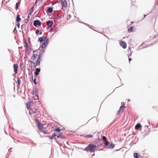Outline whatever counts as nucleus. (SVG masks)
Instances as JSON below:
<instances>
[{"label": "nucleus", "instance_id": "obj_1", "mask_svg": "<svg viewBox=\"0 0 158 158\" xmlns=\"http://www.w3.org/2000/svg\"><path fill=\"white\" fill-rule=\"evenodd\" d=\"M38 41L40 43H42L41 46V48L43 49L46 47L49 43V38L47 36H43L39 37Z\"/></svg>", "mask_w": 158, "mask_h": 158}, {"label": "nucleus", "instance_id": "obj_2", "mask_svg": "<svg viewBox=\"0 0 158 158\" xmlns=\"http://www.w3.org/2000/svg\"><path fill=\"white\" fill-rule=\"evenodd\" d=\"M97 146L96 145L93 143H90L83 150L92 153L94 152Z\"/></svg>", "mask_w": 158, "mask_h": 158}, {"label": "nucleus", "instance_id": "obj_3", "mask_svg": "<svg viewBox=\"0 0 158 158\" xmlns=\"http://www.w3.org/2000/svg\"><path fill=\"white\" fill-rule=\"evenodd\" d=\"M35 122L36 124V126L39 130L40 131L43 128V124L40 122V121L38 119H36Z\"/></svg>", "mask_w": 158, "mask_h": 158}, {"label": "nucleus", "instance_id": "obj_4", "mask_svg": "<svg viewBox=\"0 0 158 158\" xmlns=\"http://www.w3.org/2000/svg\"><path fill=\"white\" fill-rule=\"evenodd\" d=\"M27 20V22H24V23L21 26V29L22 30V33L23 34V31L25 32H26L27 31L26 26L27 22L29 21V20Z\"/></svg>", "mask_w": 158, "mask_h": 158}, {"label": "nucleus", "instance_id": "obj_5", "mask_svg": "<svg viewBox=\"0 0 158 158\" xmlns=\"http://www.w3.org/2000/svg\"><path fill=\"white\" fill-rule=\"evenodd\" d=\"M41 23L38 20H35L34 21L33 25L34 26L37 27L38 25L41 26Z\"/></svg>", "mask_w": 158, "mask_h": 158}, {"label": "nucleus", "instance_id": "obj_6", "mask_svg": "<svg viewBox=\"0 0 158 158\" xmlns=\"http://www.w3.org/2000/svg\"><path fill=\"white\" fill-rule=\"evenodd\" d=\"M120 45L123 48L125 49L127 47L126 43L123 41H121L120 42Z\"/></svg>", "mask_w": 158, "mask_h": 158}, {"label": "nucleus", "instance_id": "obj_7", "mask_svg": "<svg viewBox=\"0 0 158 158\" xmlns=\"http://www.w3.org/2000/svg\"><path fill=\"white\" fill-rule=\"evenodd\" d=\"M126 108V106H121L119 109V110L117 112V114L118 115H119L120 113H121V111L122 112L123 111V110L125 108Z\"/></svg>", "mask_w": 158, "mask_h": 158}, {"label": "nucleus", "instance_id": "obj_8", "mask_svg": "<svg viewBox=\"0 0 158 158\" xmlns=\"http://www.w3.org/2000/svg\"><path fill=\"white\" fill-rule=\"evenodd\" d=\"M61 4L64 7H66L67 6V1L66 0H61Z\"/></svg>", "mask_w": 158, "mask_h": 158}, {"label": "nucleus", "instance_id": "obj_9", "mask_svg": "<svg viewBox=\"0 0 158 158\" xmlns=\"http://www.w3.org/2000/svg\"><path fill=\"white\" fill-rule=\"evenodd\" d=\"M36 51V50L34 51L33 52V53H34ZM37 56H38L37 53L36 54L33 53V56L31 57V60L33 61H34L35 60Z\"/></svg>", "mask_w": 158, "mask_h": 158}, {"label": "nucleus", "instance_id": "obj_10", "mask_svg": "<svg viewBox=\"0 0 158 158\" xmlns=\"http://www.w3.org/2000/svg\"><path fill=\"white\" fill-rule=\"evenodd\" d=\"M14 71L15 74L18 73V68L19 67L17 64H14L13 65Z\"/></svg>", "mask_w": 158, "mask_h": 158}, {"label": "nucleus", "instance_id": "obj_11", "mask_svg": "<svg viewBox=\"0 0 158 158\" xmlns=\"http://www.w3.org/2000/svg\"><path fill=\"white\" fill-rule=\"evenodd\" d=\"M53 23L50 20H49L47 22V25H48L47 28H50L53 25Z\"/></svg>", "mask_w": 158, "mask_h": 158}, {"label": "nucleus", "instance_id": "obj_12", "mask_svg": "<svg viewBox=\"0 0 158 158\" xmlns=\"http://www.w3.org/2000/svg\"><path fill=\"white\" fill-rule=\"evenodd\" d=\"M41 70L40 69V68H37L35 70L34 74L36 76H38Z\"/></svg>", "mask_w": 158, "mask_h": 158}, {"label": "nucleus", "instance_id": "obj_13", "mask_svg": "<svg viewBox=\"0 0 158 158\" xmlns=\"http://www.w3.org/2000/svg\"><path fill=\"white\" fill-rule=\"evenodd\" d=\"M141 127H142V126L141 124L139 123L137 124L135 126V129L136 130H138Z\"/></svg>", "mask_w": 158, "mask_h": 158}, {"label": "nucleus", "instance_id": "obj_14", "mask_svg": "<svg viewBox=\"0 0 158 158\" xmlns=\"http://www.w3.org/2000/svg\"><path fill=\"white\" fill-rule=\"evenodd\" d=\"M20 15L17 14L16 19V22H20L21 20V19L20 17Z\"/></svg>", "mask_w": 158, "mask_h": 158}, {"label": "nucleus", "instance_id": "obj_15", "mask_svg": "<svg viewBox=\"0 0 158 158\" xmlns=\"http://www.w3.org/2000/svg\"><path fill=\"white\" fill-rule=\"evenodd\" d=\"M37 87L36 86H34L33 87V89L32 94L33 95H35V94L37 93Z\"/></svg>", "mask_w": 158, "mask_h": 158}, {"label": "nucleus", "instance_id": "obj_16", "mask_svg": "<svg viewBox=\"0 0 158 158\" xmlns=\"http://www.w3.org/2000/svg\"><path fill=\"white\" fill-rule=\"evenodd\" d=\"M53 10V8L52 7H49L48 8L47 10L46 11L47 12L51 13Z\"/></svg>", "mask_w": 158, "mask_h": 158}, {"label": "nucleus", "instance_id": "obj_17", "mask_svg": "<svg viewBox=\"0 0 158 158\" xmlns=\"http://www.w3.org/2000/svg\"><path fill=\"white\" fill-rule=\"evenodd\" d=\"M24 43H25V45H24V47L25 48V51L26 52L28 50V48L29 46H28V44H27V43L26 41H24Z\"/></svg>", "mask_w": 158, "mask_h": 158}, {"label": "nucleus", "instance_id": "obj_18", "mask_svg": "<svg viewBox=\"0 0 158 158\" xmlns=\"http://www.w3.org/2000/svg\"><path fill=\"white\" fill-rule=\"evenodd\" d=\"M21 0H19L18 2H17L15 6V9L17 10L19 7V6L20 5V1Z\"/></svg>", "mask_w": 158, "mask_h": 158}, {"label": "nucleus", "instance_id": "obj_19", "mask_svg": "<svg viewBox=\"0 0 158 158\" xmlns=\"http://www.w3.org/2000/svg\"><path fill=\"white\" fill-rule=\"evenodd\" d=\"M40 60H41L40 59H39L37 58V59L36 60V64H35L36 67V66L39 65L40 64Z\"/></svg>", "mask_w": 158, "mask_h": 158}, {"label": "nucleus", "instance_id": "obj_20", "mask_svg": "<svg viewBox=\"0 0 158 158\" xmlns=\"http://www.w3.org/2000/svg\"><path fill=\"white\" fill-rule=\"evenodd\" d=\"M34 7L35 6L34 5H33V6L31 7L30 10V14L31 15L32 13L34 11Z\"/></svg>", "mask_w": 158, "mask_h": 158}, {"label": "nucleus", "instance_id": "obj_21", "mask_svg": "<svg viewBox=\"0 0 158 158\" xmlns=\"http://www.w3.org/2000/svg\"><path fill=\"white\" fill-rule=\"evenodd\" d=\"M134 158H139L138 154L137 153H135L134 154Z\"/></svg>", "mask_w": 158, "mask_h": 158}, {"label": "nucleus", "instance_id": "obj_22", "mask_svg": "<svg viewBox=\"0 0 158 158\" xmlns=\"http://www.w3.org/2000/svg\"><path fill=\"white\" fill-rule=\"evenodd\" d=\"M133 26H131L128 29V31L129 32H132L133 31Z\"/></svg>", "mask_w": 158, "mask_h": 158}, {"label": "nucleus", "instance_id": "obj_23", "mask_svg": "<svg viewBox=\"0 0 158 158\" xmlns=\"http://www.w3.org/2000/svg\"><path fill=\"white\" fill-rule=\"evenodd\" d=\"M56 133H54L52 135V136H48V137L51 139H53L54 137L56 136Z\"/></svg>", "mask_w": 158, "mask_h": 158}, {"label": "nucleus", "instance_id": "obj_24", "mask_svg": "<svg viewBox=\"0 0 158 158\" xmlns=\"http://www.w3.org/2000/svg\"><path fill=\"white\" fill-rule=\"evenodd\" d=\"M40 131L42 132L44 134H48V132H47L45 130V128H43Z\"/></svg>", "mask_w": 158, "mask_h": 158}, {"label": "nucleus", "instance_id": "obj_25", "mask_svg": "<svg viewBox=\"0 0 158 158\" xmlns=\"http://www.w3.org/2000/svg\"><path fill=\"white\" fill-rule=\"evenodd\" d=\"M114 147V145L112 143H111L110 144V145L108 147V148H111V149L113 148Z\"/></svg>", "mask_w": 158, "mask_h": 158}, {"label": "nucleus", "instance_id": "obj_26", "mask_svg": "<svg viewBox=\"0 0 158 158\" xmlns=\"http://www.w3.org/2000/svg\"><path fill=\"white\" fill-rule=\"evenodd\" d=\"M93 136L91 135H88L85 136L84 137L86 138H91L93 137Z\"/></svg>", "mask_w": 158, "mask_h": 158}, {"label": "nucleus", "instance_id": "obj_27", "mask_svg": "<svg viewBox=\"0 0 158 158\" xmlns=\"http://www.w3.org/2000/svg\"><path fill=\"white\" fill-rule=\"evenodd\" d=\"M34 95H35V96H34V97H36L35 98L34 97V99L35 100L39 99V96L38 94H37L36 93Z\"/></svg>", "mask_w": 158, "mask_h": 158}, {"label": "nucleus", "instance_id": "obj_28", "mask_svg": "<svg viewBox=\"0 0 158 158\" xmlns=\"http://www.w3.org/2000/svg\"><path fill=\"white\" fill-rule=\"evenodd\" d=\"M42 52H40L38 55V58L41 59V58L42 57Z\"/></svg>", "mask_w": 158, "mask_h": 158}, {"label": "nucleus", "instance_id": "obj_29", "mask_svg": "<svg viewBox=\"0 0 158 158\" xmlns=\"http://www.w3.org/2000/svg\"><path fill=\"white\" fill-rule=\"evenodd\" d=\"M56 136H57V137L58 138H61L62 139L64 138V137L62 136V135L61 134H59L58 135H56Z\"/></svg>", "mask_w": 158, "mask_h": 158}, {"label": "nucleus", "instance_id": "obj_30", "mask_svg": "<svg viewBox=\"0 0 158 158\" xmlns=\"http://www.w3.org/2000/svg\"><path fill=\"white\" fill-rule=\"evenodd\" d=\"M61 130H62V129H60V128L57 127V128H56V129H55L54 131L59 132Z\"/></svg>", "mask_w": 158, "mask_h": 158}, {"label": "nucleus", "instance_id": "obj_31", "mask_svg": "<svg viewBox=\"0 0 158 158\" xmlns=\"http://www.w3.org/2000/svg\"><path fill=\"white\" fill-rule=\"evenodd\" d=\"M36 77H35V78L34 79H33V80H32L33 81L35 85H36L38 83V82L36 81Z\"/></svg>", "mask_w": 158, "mask_h": 158}, {"label": "nucleus", "instance_id": "obj_32", "mask_svg": "<svg viewBox=\"0 0 158 158\" xmlns=\"http://www.w3.org/2000/svg\"><path fill=\"white\" fill-rule=\"evenodd\" d=\"M102 139L104 141H106L107 140V137L105 136H103L102 137Z\"/></svg>", "mask_w": 158, "mask_h": 158}, {"label": "nucleus", "instance_id": "obj_33", "mask_svg": "<svg viewBox=\"0 0 158 158\" xmlns=\"http://www.w3.org/2000/svg\"><path fill=\"white\" fill-rule=\"evenodd\" d=\"M105 142L104 143V145L106 146H108L109 145V143L108 141H107V140L106 141H105Z\"/></svg>", "mask_w": 158, "mask_h": 158}, {"label": "nucleus", "instance_id": "obj_34", "mask_svg": "<svg viewBox=\"0 0 158 158\" xmlns=\"http://www.w3.org/2000/svg\"><path fill=\"white\" fill-rule=\"evenodd\" d=\"M29 61L31 63V64H34V67H35L36 66L35 65V63H34L33 61H31V60H29Z\"/></svg>", "mask_w": 158, "mask_h": 158}, {"label": "nucleus", "instance_id": "obj_35", "mask_svg": "<svg viewBox=\"0 0 158 158\" xmlns=\"http://www.w3.org/2000/svg\"><path fill=\"white\" fill-rule=\"evenodd\" d=\"M20 81H21V80L19 79V78H18V80H17V82L18 83V84L19 85L20 84V83H21Z\"/></svg>", "mask_w": 158, "mask_h": 158}, {"label": "nucleus", "instance_id": "obj_36", "mask_svg": "<svg viewBox=\"0 0 158 158\" xmlns=\"http://www.w3.org/2000/svg\"><path fill=\"white\" fill-rule=\"evenodd\" d=\"M31 80H33V74L31 72Z\"/></svg>", "mask_w": 158, "mask_h": 158}, {"label": "nucleus", "instance_id": "obj_37", "mask_svg": "<svg viewBox=\"0 0 158 158\" xmlns=\"http://www.w3.org/2000/svg\"><path fill=\"white\" fill-rule=\"evenodd\" d=\"M35 111H33V110L32 109L31 110L32 111V112L34 113H37L38 112V110L35 109Z\"/></svg>", "mask_w": 158, "mask_h": 158}, {"label": "nucleus", "instance_id": "obj_38", "mask_svg": "<svg viewBox=\"0 0 158 158\" xmlns=\"http://www.w3.org/2000/svg\"><path fill=\"white\" fill-rule=\"evenodd\" d=\"M26 105L27 108L28 109L30 107V104H28L27 103Z\"/></svg>", "mask_w": 158, "mask_h": 158}, {"label": "nucleus", "instance_id": "obj_39", "mask_svg": "<svg viewBox=\"0 0 158 158\" xmlns=\"http://www.w3.org/2000/svg\"><path fill=\"white\" fill-rule=\"evenodd\" d=\"M17 24L16 26H17V27L18 28H19L20 26V23H19V22H17Z\"/></svg>", "mask_w": 158, "mask_h": 158}, {"label": "nucleus", "instance_id": "obj_40", "mask_svg": "<svg viewBox=\"0 0 158 158\" xmlns=\"http://www.w3.org/2000/svg\"><path fill=\"white\" fill-rule=\"evenodd\" d=\"M39 30L37 29V30H36L35 31V33L37 35L38 34H39Z\"/></svg>", "mask_w": 158, "mask_h": 158}, {"label": "nucleus", "instance_id": "obj_41", "mask_svg": "<svg viewBox=\"0 0 158 158\" xmlns=\"http://www.w3.org/2000/svg\"><path fill=\"white\" fill-rule=\"evenodd\" d=\"M59 30L58 28H56L54 30V31L56 33Z\"/></svg>", "mask_w": 158, "mask_h": 158}, {"label": "nucleus", "instance_id": "obj_42", "mask_svg": "<svg viewBox=\"0 0 158 158\" xmlns=\"http://www.w3.org/2000/svg\"><path fill=\"white\" fill-rule=\"evenodd\" d=\"M116 119L115 120H114L113 121H112V122L110 123V126L111 125L113 124V123H114V122H115V120H116Z\"/></svg>", "mask_w": 158, "mask_h": 158}, {"label": "nucleus", "instance_id": "obj_43", "mask_svg": "<svg viewBox=\"0 0 158 158\" xmlns=\"http://www.w3.org/2000/svg\"><path fill=\"white\" fill-rule=\"evenodd\" d=\"M154 44L153 43H152V44H151L150 45H149L148 46V47H149L150 46H152V45H154ZM148 47V46H147V47H145L144 48H146V47Z\"/></svg>", "mask_w": 158, "mask_h": 158}, {"label": "nucleus", "instance_id": "obj_44", "mask_svg": "<svg viewBox=\"0 0 158 158\" xmlns=\"http://www.w3.org/2000/svg\"><path fill=\"white\" fill-rule=\"evenodd\" d=\"M97 141H101V139L99 138H98L97 139Z\"/></svg>", "mask_w": 158, "mask_h": 158}, {"label": "nucleus", "instance_id": "obj_45", "mask_svg": "<svg viewBox=\"0 0 158 158\" xmlns=\"http://www.w3.org/2000/svg\"><path fill=\"white\" fill-rule=\"evenodd\" d=\"M131 58H129V62H130L131 60Z\"/></svg>", "mask_w": 158, "mask_h": 158}, {"label": "nucleus", "instance_id": "obj_46", "mask_svg": "<svg viewBox=\"0 0 158 158\" xmlns=\"http://www.w3.org/2000/svg\"><path fill=\"white\" fill-rule=\"evenodd\" d=\"M16 27H15V28L14 29V30H13V32H14L16 30Z\"/></svg>", "mask_w": 158, "mask_h": 158}, {"label": "nucleus", "instance_id": "obj_47", "mask_svg": "<svg viewBox=\"0 0 158 158\" xmlns=\"http://www.w3.org/2000/svg\"><path fill=\"white\" fill-rule=\"evenodd\" d=\"M30 15H30V13H29V14H28V16H27V17H28V18H30Z\"/></svg>", "mask_w": 158, "mask_h": 158}, {"label": "nucleus", "instance_id": "obj_48", "mask_svg": "<svg viewBox=\"0 0 158 158\" xmlns=\"http://www.w3.org/2000/svg\"><path fill=\"white\" fill-rule=\"evenodd\" d=\"M147 15H144V18H143V19H144V18H145L146 17V16Z\"/></svg>", "mask_w": 158, "mask_h": 158}, {"label": "nucleus", "instance_id": "obj_49", "mask_svg": "<svg viewBox=\"0 0 158 158\" xmlns=\"http://www.w3.org/2000/svg\"><path fill=\"white\" fill-rule=\"evenodd\" d=\"M55 139H56V142L57 143H59V142L57 141L56 140V138H55Z\"/></svg>", "mask_w": 158, "mask_h": 158}, {"label": "nucleus", "instance_id": "obj_50", "mask_svg": "<svg viewBox=\"0 0 158 158\" xmlns=\"http://www.w3.org/2000/svg\"><path fill=\"white\" fill-rule=\"evenodd\" d=\"M15 130L17 132L19 133V131L17 130Z\"/></svg>", "mask_w": 158, "mask_h": 158}, {"label": "nucleus", "instance_id": "obj_51", "mask_svg": "<svg viewBox=\"0 0 158 158\" xmlns=\"http://www.w3.org/2000/svg\"><path fill=\"white\" fill-rule=\"evenodd\" d=\"M42 34V31H40V35H41Z\"/></svg>", "mask_w": 158, "mask_h": 158}, {"label": "nucleus", "instance_id": "obj_52", "mask_svg": "<svg viewBox=\"0 0 158 158\" xmlns=\"http://www.w3.org/2000/svg\"><path fill=\"white\" fill-rule=\"evenodd\" d=\"M42 52H42V53L44 52V50H42V51H41Z\"/></svg>", "mask_w": 158, "mask_h": 158}, {"label": "nucleus", "instance_id": "obj_53", "mask_svg": "<svg viewBox=\"0 0 158 158\" xmlns=\"http://www.w3.org/2000/svg\"><path fill=\"white\" fill-rule=\"evenodd\" d=\"M69 16L70 17V18H71V16L70 15H69Z\"/></svg>", "mask_w": 158, "mask_h": 158}, {"label": "nucleus", "instance_id": "obj_54", "mask_svg": "<svg viewBox=\"0 0 158 158\" xmlns=\"http://www.w3.org/2000/svg\"><path fill=\"white\" fill-rule=\"evenodd\" d=\"M29 114H31V110L29 111Z\"/></svg>", "mask_w": 158, "mask_h": 158}, {"label": "nucleus", "instance_id": "obj_55", "mask_svg": "<svg viewBox=\"0 0 158 158\" xmlns=\"http://www.w3.org/2000/svg\"><path fill=\"white\" fill-rule=\"evenodd\" d=\"M11 128L13 130H15V129L14 128H13H13Z\"/></svg>", "mask_w": 158, "mask_h": 158}, {"label": "nucleus", "instance_id": "obj_56", "mask_svg": "<svg viewBox=\"0 0 158 158\" xmlns=\"http://www.w3.org/2000/svg\"><path fill=\"white\" fill-rule=\"evenodd\" d=\"M8 51H9V52H10V49H8Z\"/></svg>", "mask_w": 158, "mask_h": 158}, {"label": "nucleus", "instance_id": "obj_57", "mask_svg": "<svg viewBox=\"0 0 158 158\" xmlns=\"http://www.w3.org/2000/svg\"><path fill=\"white\" fill-rule=\"evenodd\" d=\"M122 71V70L121 69H119V71L120 72V71Z\"/></svg>", "mask_w": 158, "mask_h": 158}, {"label": "nucleus", "instance_id": "obj_58", "mask_svg": "<svg viewBox=\"0 0 158 158\" xmlns=\"http://www.w3.org/2000/svg\"><path fill=\"white\" fill-rule=\"evenodd\" d=\"M36 144H36V143H35V144H34V146H35V145H36Z\"/></svg>", "mask_w": 158, "mask_h": 158}, {"label": "nucleus", "instance_id": "obj_59", "mask_svg": "<svg viewBox=\"0 0 158 158\" xmlns=\"http://www.w3.org/2000/svg\"><path fill=\"white\" fill-rule=\"evenodd\" d=\"M24 69V67H23V68H22V70H23V69Z\"/></svg>", "mask_w": 158, "mask_h": 158}, {"label": "nucleus", "instance_id": "obj_60", "mask_svg": "<svg viewBox=\"0 0 158 158\" xmlns=\"http://www.w3.org/2000/svg\"><path fill=\"white\" fill-rule=\"evenodd\" d=\"M5 132L6 134H7V133L5 131Z\"/></svg>", "mask_w": 158, "mask_h": 158}, {"label": "nucleus", "instance_id": "obj_61", "mask_svg": "<svg viewBox=\"0 0 158 158\" xmlns=\"http://www.w3.org/2000/svg\"><path fill=\"white\" fill-rule=\"evenodd\" d=\"M22 65H23V63H22Z\"/></svg>", "mask_w": 158, "mask_h": 158}, {"label": "nucleus", "instance_id": "obj_62", "mask_svg": "<svg viewBox=\"0 0 158 158\" xmlns=\"http://www.w3.org/2000/svg\"><path fill=\"white\" fill-rule=\"evenodd\" d=\"M156 38L155 35H154V38Z\"/></svg>", "mask_w": 158, "mask_h": 158}, {"label": "nucleus", "instance_id": "obj_63", "mask_svg": "<svg viewBox=\"0 0 158 158\" xmlns=\"http://www.w3.org/2000/svg\"><path fill=\"white\" fill-rule=\"evenodd\" d=\"M128 101H130V99H128Z\"/></svg>", "mask_w": 158, "mask_h": 158}, {"label": "nucleus", "instance_id": "obj_64", "mask_svg": "<svg viewBox=\"0 0 158 158\" xmlns=\"http://www.w3.org/2000/svg\"><path fill=\"white\" fill-rule=\"evenodd\" d=\"M38 50H40V48H39L38 49Z\"/></svg>", "mask_w": 158, "mask_h": 158}]
</instances>
